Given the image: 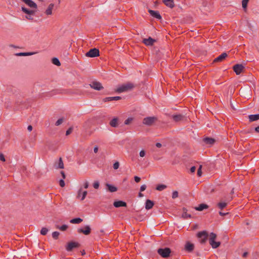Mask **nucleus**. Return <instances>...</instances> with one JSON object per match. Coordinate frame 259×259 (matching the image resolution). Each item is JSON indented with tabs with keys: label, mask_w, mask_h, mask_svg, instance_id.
Instances as JSON below:
<instances>
[{
	"label": "nucleus",
	"mask_w": 259,
	"mask_h": 259,
	"mask_svg": "<svg viewBox=\"0 0 259 259\" xmlns=\"http://www.w3.org/2000/svg\"><path fill=\"white\" fill-rule=\"evenodd\" d=\"M26 18L28 20H33V18L30 15H29V16H26Z\"/></svg>",
	"instance_id": "nucleus-57"
},
{
	"label": "nucleus",
	"mask_w": 259,
	"mask_h": 259,
	"mask_svg": "<svg viewBox=\"0 0 259 259\" xmlns=\"http://www.w3.org/2000/svg\"><path fill=\"white\" fill-rule=\"evenodd\" d=\"M154 205V202L149 200L147 199L146 201V204H145V208L147 210H149L150 209H151Z\"/></svg>",
	"instance_id": "nucleus-26"
},
{
	"label": "nucleus",
	"mask_w": 259,
	"mask_h": 259,
	"mask_svg": "<svg viewBox=\"0 0 259 259\" xmlns=\"http://www.w3.org/2000/svg\"><path fill=\"white\" fill-rule=\"evenodd\" d=\"M64 121V119L63 118H60L55 123V125L56 126H58L59 125H60L62 123V122H63Z\"/></svg>",
	"instance_id": "nucleus-40"
},
{
	"label": "nucleus",
	"mask_w": 259,
	"mask_h": 259,
	"mask_svg": "<svg viewBox=\"0 0 259 259\" xmlns=\"http://www.w3.org/2000/svg\"><path fill=\"white\" fill-rule=\"evenodd\" d=\"M233 69L237 75L240 74L244 71V66H233Z\"/></svg>",
	"instance_id": "nucleus-13"
},
{
	"label": "nucleus",
	"mask_w": 259,
	"mask_h": 259,
	"mask_svg": "<svg viewBox=\"0 0 259 259\" xmlns=\"http://www.w3.org/2000/svg\"><path fill=\"white\" fill-rule=\"evenodd\" d=\"M197 237L199 239V242L201 244H204L207 240L208 234L206 231L199 232L197 234Z\"/></svg>",
	"instance_id": "nucleus-4"
},
{
	"label": "nucleus",
	"mask_w": 259,
	"mask_h": 259,
	"mask_svg": "<svg viewBox=\"0 0 259 259\" xmlns=\"http://www.w3.org/2000/svg\"><path fill=\"white\" fill-rule=\"evenodd\" d=\"M217 238V235L214 233H211L209 235V242L213 248H218L221 244L219 241L216 242L215 240Z\"/></svg>",
	"instance_id": "nucleus-1"
},
{
	"label": "nucleus",
	"mask_w": 259,
	"mask_h": 259,
	"mask_svg": "<svg viewBox=\"0 0 259 259\" xmlns=\"http://www.w3.org/2000/svg\"><path fill=\"white\" fill-rule=\"evenodd\" d=\"M93 187L95 189H98L99 187V183L98 181H95L93 183Z\"/></svg>",
	"instance_id": "nucleus-44"
},
{
	"label": "nucleus",
	"mask_w": 259,
	"mask_h": 259,
	"mask_svg": "<svg viewBox=\"0 0 259 259\" xmlns=\"http://www.w3.org/2000/svg\"><path fill=\"white\" fill-rule=\"evenodd\" d=\"M156 146L158 148H160L162 146V145L160 143H157L156 144Z\"/></svg>",
	"instance_id": "nucleus-60"
},
{
	"label": "nucleus",
	"mask_w": 259,
	"mask_h": 259,
	"mask_svg": "<svg viewBox=\"0 0 259 259\" xmlns=\"http://www.w3.org/2000/svg\"><path fill=\"white\" fill-rule=\"evenodd\" d=\"M227 205V203L226 202H219L217 204V206L220 209H223L224 208H225Z\"/></svg>",
	"instance_id": "nucleus-36"
},
{
	"label": "nucleus",
	"mask_w": 259,
	"mask_h": 259,
	"mask_svg": "<svg viewBox=\"0 0 259 259\" xmlns=\"http://www.w3.org/2000/svg\"><path fill=\"white\" fill-rule=\"evenodd\" d=\"M119 163L118 161L115 162L113 164V167L114 169H117L119 168Z\"/></svg>",
	"instance_id": "nucleus-45"
},
{
	"label": "nucleus",
	"mask_w": 259,
	"mask_h": 259,
	"mask_svg": "<svg viewBox=\"0 0 259 259\" xmlns=\"http://www.w3.org/2000/svg\"><path fill=\"white\" fill-rule=\"evenodd\" d=\"M35 53L33 52H21L16 53L15 55L17 56H27L34 54Z\"/></svg>",
	"instance_id": "nucleus-30"
},
{
	"label": "nucleus",
	"mask_w": 259,
	"mask_h": 259,
	"mask_svg": "<svg viewBox=\"0 0 259 259\" xmlns=\"http://www.w3.org/2000/svg\"><path fill=\"white\" fill-rule=\"evenodd\" d=\"M59 235H60V233L59 232H57V231L54 232L52 233V237L54 239H57L59 237Z\"/></svg>",
	"instance_id": "nucleus-39"
},
{
	"label": "nucleus",
	"mask_w": 259,
	"mask_h": 259,
	"mask_svg": "<svg viewBox=\"0 0 259 259\" xmlns=\"http://www.w3.org/2000/svg\"><path fill=\"white\" fill-rule=\"evenodd\" d=\"M25 3L27 6L32 8L36 9L37 6V5L33 2L32 0H21Z\"/></svg>",
	"instance_id": "nucleus-17"
},
{
	"label": "nucleus",
	"mask_w": 259,
	"mask_h": 259,
	"mask_svg": "<svg viewBox=\"0 0 259 259\" xmlns=\"http://www.w3.org/2000/svg\"><path fill=\"white\" fill-rule=\"evenodd\" d=\"M209 5H210V2H208L207 0H204L202 2V5L204 7H208Z\"/></svg>",
	"instance_id": "nucleus-43"
},
{
	"label": "nucleus",
	"mask_w": 259,
	"mask_h": 259,
	"mask_svg": "<svg viewBox=\"0 0 259 259\" xmlns=\"http://www.w3.org/2000/svg\"><path fill=\"white\" fill-rule=\"evenodd\" d=\"M80 244L77 242H69L65 246V249L68 252H71L75 248H78L80 246Z\"/></svg>",
	"instance_id": "nucleus-5"
},
{
	"label": "nucleus",
	"mask_w": 259,
	"mask_h": 259,
	"mask_svg": "<svg viewBox=\"0 0 259 259\" xmlns=\"http://www.w3.org/2000/svg\"><path fill=\"white\" fill-rule=\"evenodd\" d=\"M52 63L54 65H61L59 60L56 57H54L52 59Z\"/></svg>",
	"instance_id": "nucleus-37"
},
{
	"label": "nucleus",
	"mask_w": 259,
	"mask_h": 259,
	"mask_svg": "<svg viewBox=\"0 0 259 259\" xmlns=\"http://www.w3.org/2000/svg\"><path fill=\"white\" fill-rule=\"evenodd\" d=\"M156 40L149 36L147 38H144L142 42L146 46H152Z\"/></svg>",
	"instance_id": "nucleus-11"
},
{
	"label": "nucleus",
	"mask_w": 259,
	"mask_h": 259,
	"mask_svg": "<svg viewBox=\"0 0 259 259\" xmlns=\"http://www.w3.org/2000/svg\"><path fill=\"white\" fill-rule=\"evenodd\" d=\"M60 174L63 178V179H65L66 178V175L65 172L63 171H61Z\"/></svg>",
	"instance_id": "nucleus-54"
},
{
	"label": "nucleus",
	"mask_w": 259,
	"mask_h": 259,
	"mask_svg": "<svg viewBox=\"0 0 259 259\" xmlns=\"http://www.w3.org/2000/svg\"><path fill=\"white\" fill-rule=\"evenodd\" d=\"M208 207V206L205 204H200L198 207H196L195 209L198 211H202L204 209H206Z\"/></svg>",
	"instance_id": "nucleus-31"
},
{
	"label": "nucleus",
	"mask_w": 259,
	"mask_h": 259,
	"mask_svg": "<svg viewBox=\"0 0 259 259\" xmlns=\"http://www.w3.org/2000/svg\"><path fill=\"white\" fill-rule=\"evenodd\" d=\"M171 249L168 247L164 248H159L157 250V253L163 258H167L170 256Z\"/></svg>",
	"instance_id": "nucleus-3"
},
{
	"label": "nucleus",
	"mask_w": 259,
	"mask_h": 259,
	"mask_svg": "<svg viewBox=\"0 0 259 259\" xmlns=\"http://www.w3.org/2000/svg\"><path fill=\"white\" fill-rule=\"evenodd\" d=\"M134 179L136 183H139L141 181V178L138 176H135Z\"/></svg>",
	"instance_id": "nucleus-52"
},
{
	"label": "nucleus",
	"mask_w": 259,
	"mask_h": 259,
	"mask_svg": "<svg viewBox=\"0 0 259 259\" xmlns=\"http://www.w3.org/2000/svg\"><path fill=\"white\" fill-rule=\"evenodd\" d=\"M183 214H182V218L184 219H186L188 218H191V215L190 214L187 213V208L184 207L183 208Z\"/></svg>",
	"instance_id": "nucleus-29"
},
{
	"label": "nucleus",
	"mask_w": 259,
	"mask_h": 259,
	"mask_svg": "<svg viewBox=\"0 0 259 259\" xmlns=\"http://www.w3.org/2000/svg\"><path fill=\"white\" fill-rule=\"evenodd\" d=\"M59 185L61 187H64L65 186V182L63 179H61L59 181Z\"/></svg>",
	"instance_id": "nucleus-48"
},
{
	"label": "nucleus",
	"mask_w": 259,
	"mask_h": 259,
	"mask_svg": "<svg viewBox=\"0 0 259 259\" xmlns=\"http://www.w3.org/2000/svg\"><path fill=\"white\" fill-rule=\"evenodd\" d=\"M81 192H82V188H80L78 191L77 197L79 198L81 196V200H83L85 199L88 192L87 191H84L82 193Z\"/></svg>",
	"instance_id": "nucleus-18"
},
{
	"label": "nucleus",
	"mask_w": 259,
	"mask_h": 259,
	"mask_svg": "<svg viewBox=\"0 0 259 259\" xmlns=\"http://www.w3.org/2000/svg\"><path fill=\"white\" fill-rule=\"evenodd\" d=\"M247 255H248V252H244V253H243V254H242V256H243V257H246L247 256Z\"/></svg>",
	"instance_id": "nucleus-61"
},
{
	"label": "nucleus",
	"mask_w": 259,
	"mask_h": 259,
	"mask_svg": "<svg viewBox=\"0 0 259 259\" xmlns=\"http://www.w3.org/2000/svg\"><path fill=\"white\" fill-rule=\"evenodd\" d=\"M143 194L141 192H140V193H139V197H143Z\"/></svg>",
	"instance_id": "nucleus-64"
},
{
	"label": "nucleus",
	"mask_w": 259,
	"mask_h": 259,
	"mask_svg": "<svg viewBox=\"0 0 259 259\" xmlns=\"http://www.w3.org/2000/svg\"><path fill=\"white\" fill-rule=\"evenodd\" d=\"M195 170H196V167H195V166H194L191 167V168H190V171H191V172H195Z\"/></svg>",
	"instance_id": "nucleus-55"
},
{
	"label": "nucleus",
	"mask_w": 259,
	"mask_h": 259,
	"mask_svg": "<svg viewBox=\"0 0 259 259\" xmlns=\"http://www.w3.org/2000/svg\"><path fill=\"white\" fill-rule=\"evenodd\" d=\"M134 86L132 83H128L127 84H123L121 87L117 88L115 92L118 93L132 90Z\"/></svg>",
	"instance_id": "nucleus-2"
},
{
	"label": "nucleus",
	"mask_w": 259,
	"mask_h": 259,
	"mask_svg": "<svg viewBox=\"0 0 259 259\" xmlns=\"http://www.w3.org/2000/svg\"><path fill=\"white\" fill-rule=\"evenodd\" d=\"M80 252H81L82 255H84L85 254V252L84 250H82Z\"/></svg>",
	"instance_id": "nucleus-63"
},
{
	"label": "nucleus",
	"mask_w": 259,
	"mask_h": 259,
	"mask_svg": "<svg viewBox=\"0 0 259 259\" xmlns=\"http://www.w3.org/2000/svg\"><path fill=\"white\" fill-rule=\"evenodd\" d=\"M249 120L250 122H252L259 119V114L250 115L248 116Z\"/></svg>",
	"instance_id": "nucleus-28"
},
{
	"label": "nucleus",
	"mask_w": 259,
	"mask_h": 259,
	"mask_svg": "<svg viewBox=\"0 0 259 259\" xmlns=\"http://www.w3.org/2000/svg\"><path fill=\"white\" fill-rule=\"evenodd\" d=\"M202 165H200L198 170H197V175L198 177H201L202 176Z\"/></svg>",
	"instance_id": "nucleus-42"
},
{
	"label": "nucleus",
	"mask_w": 259,
	"mask_h": 259,
	"mask_svg": "<svg viewBox=\"0 0 259 259\" xmlns=\"http://www.w3.org/2000/svg\"><path fill=\"white\" fill-rule=\"evenodd\" d=\"M118 118L117 117H114L110 121L109 124L111 126L116 127L118 125Z\"/></svg>",
	"instance_id": "nucleus-24"
},
{
	"label": "nucleus",
	"mask_w": 259,
	"mask_h": 259,
	"mask_svg": "<svg viewBox=\"0 0 259 259\" xmlns=\"http://www.w3.org/2000/svg\"><path fill=\"white\" fill-rule=\"evenodd\" d=\"M166 187L167 186L165 185L159 184L157 186L156 189L158 191H161L165 189Z\"/></svg>",
	"instance_id": "nucleus-35"
},
{
	"label": "nucleus",
	"mask_w": 259,
	"mask_h": 259,
	"mask_svg": "<svg viewBox=\"0 0 259 259\" xmlns=\"http://www.w3.org/2000/svg\"><path fill=\"white\" fill-rule=\"evenodd\" d=\"M132 120V118H128L124 121V124L126 125L129 124Z\"/></svg>",
	"instance_id": "nucleus-47"
},
{
	"label": "nucleus",
	"mask_w": 259,
	"mask_h": 259,
	"mask_svg": "<svg viewBox=\"0 0 259 259\" xmlns=\"http://www.w3.org/2000/svg\"><path fill=\"white\" fill-rule=\"evenodd\" d=\"M77 232L78 233H82L85 235H88L91 232V229L89 226L87 225L84 226L83 228L78 229Z\"/></svg>",
	"instance_id": "nucleus-10"
},
{
	"label": "nucleus",
	"mask_w": 259,
	"mask_h": 259,
	"mask_svg": "<svg viewBox=\"0 0 259 259\" xmlns=\"http://www.w3.org/2000/svg\"><path fill=\"white\" fill-rule=\"evenodd\" d=\"M163 3L167 7L173 8L175 7L174 0H162Z\"/></svg>",
	"instance_id": "nucleus-23"
},
{
	"label": "nucleus",
	"mask_w": 259,
	"mask_h": 259,
	"mask_svg": "<svg viewBox=\"0 0 259 259\" xmlns=\"http://www.w3.org/2000/svg\"><path fill=\"white\" fill-rule=\"evenodd\" d=\"M0 160L5 162L6 161L5 156L3 154L0 153Z\"/></svg>",
	"instance_id": "nucleus-49"
},
{
	"label": "nucleus",
	"mask_w": 259,
	"mask_h": 259,
	"mask_svg": "<svg viewBox=\"0 0 259 259\" xmlns=\"http://www.w3.org/2000/svg\"><path fill=\"white\" fill-rule=\"evenodd\" d=\"M228 57V55L227 53H223L220 56L214 59L211 63H221L224 60H225Z\"/></svg>",
	"instance_id": "nucleus-7"
},
{
	"label": "nucleus",
	"mask_w": 259,
	"mask_h": 259,
	"mask_svg": "<svg viewBox=\"0 0 259 259\" xmlns=\"http://www.w3.org/2000/svg\"><path fill=\"white\" fill-rule=\"evenodd\" d=\"M89 182L88 181H86L83 185V187L85 189H87L89 187Z\"/></svg>",
	"instance_id": "nucleus-53"
},
{
	"label": "nucleus",
	"mask_w": 259,
	"mask_h": 259,
	"mask_svg": "<svg viewBox=\"0 0 259 259\" xmlns=\"http://www.w3.org/2000/svg\"><path fill=\"white\" fill-rule=\"evenodd\" d=\"M194 248V245L193 243H190L189 241H187L185 245V249L186 251L188 252H192Z\"/></svg>",
	"instance_id": "nucleus-15"
},
{
	"label": "nucleus",
	"mask_w": 259,
	"mask_h": 259,
	"mask_svg": "<svg viewBox=\"0 0 259 259\" xmlns=\"http://www.w3.org/2000/svg\"><path fill=\"white\" fill-rule=\"evenodd\" d=\"M27 130L29 131V132H31L32 130V126L31 125H28V127H27Z\"/></svg>",
	"instance_id": "nucleus-58"
},
{
	"label": "nucleus",
	"mask_w": 259,
	"mask_h": 259,
	"mask_svg": "<svg viewBox=\"0 0 259 259\" xmlns=\"http://www.w3.org/2000/svg\"><path fill=\"white\" fill-rule=\"evenodd\" d=\"M157 120L155 117H148L144 118L143 120V123L149 126L152 125Z\"/></svg>",
	"instance_id": "nucleus-8"
},
{
	"label": "nucleus",
	"mask_w": 259,
	"mask_h": 259,
	"mask_svg": "<svg viewBox=\"0 0 259 259\" xmlns=\"http://www.w3.org/2000/svg\"><path fill=\"white\" fill-rule=\"evenodd\" d=\"M48 231L49 230L47 228L43 227L40 230V234L42 235H46Z\"/></svg>",
	"instance_id": "nucleus-38"
},
{
	"label": "nucleus",
	"mask_w": 259,
	"mask_h": 259,
	"mask_svg": "<svg viewBox=\"0 0 259 259\" xmlns=\"http://www.w3.org/2000/svg\"><path fill=\"white\" fill-rule=\"evenodd\" d=\"M54 167L56 169H63L64 168V163L61 157H60L58 161H56L54 163Z\"/></svg>",
	"instance_id": "nucleus-14"
},
{
	"label": "nucleus",
	"mask_w": 259,
	"mask_h": 259,
	"mask_svg": "<svg viewBox=\"0 0 259 259\" xmlns=\"http://www.w3.org/2000/svg\"><path fill=\"white\" fill-rule=\"evenodd\" d=\"M54 7V4H50L47 8V9L46 10L45 13L47 15H50L52 14V10Z\"/></svg>",
	"instance_id": "nucleus-27"
},
{
	"label": "nucleus",
	"mask_w": 259,
	"mask_h": 259,
	"mask_svg": "<svg viewBox=\"0 0 259 259\" xmlns=\"http://www.w3.org/2000/svg\"><path fill=\"white\" fill-rule=\"evenodd\" d=\"M73 131V127H69L66 131V136H68L69 135H70Z\"/></svg>",
	"instance_id": "nucleus-46"
},
{
	"label": "nucleus",
	"mask_w": 259,
	"mask_h": 259,
	"mask_svg": "<svg viewBox=\"0 0 259 259\" xmlns=\"http://www.w3.org/2000/svg\"><path fill=\"white\" fill-rule=\"evenodd\" d=\"M99 55V50L95 48L90 49L89 51L85 53V56L91 58L96 57Z\"/></svg>",
	"instance_id": "nucleus-6"
},
{
	"label": "nucleus",
	"mask_w": 259,
	"mask_h": 259,
	"mask_svg": "<svg viewBox=\"0 0 259 259\" xmlns=\"http://www.w3.org/2000/svg\"><path fill=\"white\" fill-rule=\"evenodd\" d=\"M82 219L79 218H74L71 219L70 222L72 224H79L82 222Z\"/></svg>",
	"instance_id": "nucleus-33"
},
{
	"label": "nucleus",
	"mask_w": 259,
	"mask_h": 259,
	"mask_svg": "<svg viewBox=\"0 0 259 259\" xmlns=\"http://www.w3.org/2000/svg\"><path fill=\"white\" fill-rule=\"evenodd\" d=\"M113 205L114 207L118 208L120 207H126L127 206V204L124 201L118 200L114 201Z\"/></svg>",
	"instance_id": "nucleus-16"
},
{
	"label": "nucleus",
	"mask_w": 259,
	"mask_h": 259,
	"mask_svg": "<svg viewBox=\"0 0 259 259\" xmlns=\"http://www.w3.org/2000/svg\"><path fill=\"white\" fill-rule=\"evenodd\" d=\"M21 10L22 12H23L24 13L30 15H33L35 13V11L29 10L24 7H21Z\"/></svg>",
	"instance_id": "nucleus-22"
},
{
	"label": "nucleus",
	"mask_w": 259,
	"mask_h": 259,
	"mask_svg": "<svg viewBox=\"0 0 259 259\" xmlns=\"http://www.w3.org/2000/svg\"><path fill=\"white\" fill-rule=\"evenodd\" d=\"M98 151V146H95L94 148V152L95 153H97Z\"/></svg>",
	"instance_id": "nucleus-56"
},
{
	"label": "nucleus",
	"mask_w": 259,
	"mask_h": 259,
	"mask_svg": "<svg viewBox=\"0 0 259 259\" xmlns=\"http://www.w3.org/2000/svg\"><path fill=\"white\" fill-rule=\"evenodd\" d=\"M255 131L259 133V125L255 128Z\"/></svg>",
	"instance_id": "nucleus-62"
},
{
	"label": "nucleus",
	"mask_w": 259,
	"mask_h": 259,
	"mask_svg": "<svg viewBox=\"0 0 259 259\" xmlns=\"http://www.w3.org/2000/svg\"><path fill=\"white\" fill-rule=\"evenodd\" d=\"M106 187L107 190L110 192H114L117 190V188L116 187L108 183L106 184Z\"/></svg>",
	"instance_id": "nucleus-25"
},
{
	"label": "nucleus",
	"mask_w": 259,
	"mask_h": 259,
	"mask_svg": "<svg viewBox=\"0 0 259 259\" xmlns=\"http://www.w3.org/2000/svg\"><path fill=\"white\" fill-rule=\"evenodd\" d=\"M228 212H227V213H224V212H222V211H220V212H219V214H220V215H222V216H224V215H226V214H228Z\"/></svg>",
	"instance_id": "nucleus-59"
},
{
	"label": "nucleus",
	"mask_w": 259,
	"mask_h": 259,
	"mask_svg": "<svg viewBox=\"0 0 259 259\" xmlns=\"http://www.w3.org/2000/svg\"><path fill=\"white\" fill-rule=\"evenodd\" d=\"M172 118L175 121L179 122L183 120L185 118V116L182 114L174 115Z\"/></svg>",
	"instance_id": "nucleus-19"
},
{
	"label": "nucleus",
	"mask_w": 259,
	"mask_h": 259,
	"mask_svg": "<svg viewBox=\"0 0 259 259\" xmlns=\"http://www.w3.org/2000/svg\"><path fill=\"white\" fill-rule=\"evenodd\" d=\"M55 228L57 229H59L62 231H65L68 228V226L67 225H63L61 226H60L58 225H55Z\"/></svg>",
	"instance_id": "nucleus-32"
},
{
	"label": "nucleus",
	"mask_w": 259,
	"mask_h": 259,
	"mask_svg": "<svg viewBox=\"0 0 259 259\" xmlns=\"http://www.w3.org/2000/svg\"><path fill=\"white\" fill-rule=\"evenodd\" d=\"M249 0H242V6L243 10L246 12L247 11V5Z\"/></svg>",
	"instance_id": "nucleus-34"
},
{
	"label": "nucleus",
	"mask_w": 259,
	"mask_h": 259,
	"mask_svg": "<svg viewBox=\"0 0 259 259\" xmlns=\"http://www.w3.org/2000/svg\"><path fill=\"white\" fill-rule=\"evenodd\" d=\"M179 196V193L177 191H175L172 192V199H176Z\"/></svg>",
	"instance_id": "nucleus-41"
},
{
	"label": "nucleus",
	"mask_w": 259,
	"mask_h": 259,
	"mask_svg": "<svg viewBox=\"0 0 259 259\" xmlns=\"http://www.w3.org/2000/svg\"><path fill=\"white\" fill-rule=\"evenodd\" d=\"M145 155V151L144 150H141L140 152V156L142 157H144Z\"/></svg>",
	"instance_id": "nucleus-51"
},
{
	"label": "nucleus",
	"mask_w": 259,
	"mask_h": 259,
	"mask_svg": "<svg viewBox=\"0 0 259 259\" xmlns=\"http://www.w3.org/2000/svg\"><path fill=\"white\" fill-rule=\"evenodd\" d=\"M147 186L146 185H143L140 187V191L142 192L146 190Z\"/></svg>",
	"instance_id": "nucleus-50"
},
{
	"label": "nucleus",
	"mask_w": 259,
	"mask_h": 259,
	"mask_svg": "<svg viewBox=\"0 0 259 259\" xmlns=\"http://www.w3.org/2000/svg\"><path fill=\"white\" fill-rule=\"evenodd\" d=\"M90 86L92 89L97 91H101L104 89L102 84L97 81H93L91 84H90Z\"/></svg>",
	"instance_id": "nucleus-9"
},
{
	"label": "nucleus",
	"mask_w": 259,
	"mask_h": 259,
	"mask_svg": "<svg viewBox=\"0 0 259 259\" xmlns=\"http://www.w3.org/2000/svg\"><path fill=\"white\" fill-rule=\"evenodd\" d=\"M121 99V97H119V96L110 97H106V98H104L103 101L104 102H106L112 101L113 100H120Z\"/></svg>",
	"instance_id": "nucleus-21"
},
{
	"label": "nucleus",
	"mask_w": 259,
	"mask_h": 259,
	"mask_svg": "<svg viewBox=\"0 0 259 259\" xmlns=\"http://www.w3.org/2000/svg\"><path fill=\"white\" fill-rule=\"evenodd\" d=\"M148 12L153 18H155L158 20H161L162 19L161 16L158 11H154L149 9L148 10Z\"/></svg>",
	"instance_id": "nucleus-12"
},
{
	"label": "nucleus",
	"mask_w": 259,
	"mask_h": 259,
	"mask_svg": "<svg viewBox=\"0 0 259 259\" xmlns=\"http://www.w3.org/2000/svg\"><path fill=\"white\" fill-rule=\"evenodd\" d=\"M203 141L206 144L210 145L213 144L215 141L214 139L209 137L204 138Z\"/></svg>",
	"instance_id": "nucleus-20"
}]
</instances>
